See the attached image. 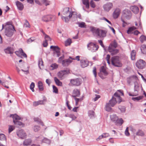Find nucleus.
Wrapping results in <instances>:
<instances>
[{
  "label": "nucleus",
  "instance_id": "obj_1",
  "mask_svg": "<svg viewBox=\"0 0 146 146\" xmlns=\"http://www.w3.org/2000/svg\"><path fill=\"white\" fill-rule=\"evenodd\" d=\"M90 30L98 37L103 38L106 36V33L105 31L100 30L98 29H96L95 27H91Z\"/></svg>",
  "mask_w": 146,
  "mask_h": 146
},
{
  "label": "nucleus",
  "instance_id": "obj_2",
  "mask_svg": "<svg viewBox=\"0 0 146 146\" xmlns=\"http://www.w3.org/2000/svg\"><path fill=\"white\" fill-rule=\"evenodd\" d=\"M15 30L12 25H10L8 27H6L5 33V35L8 37H11Z\"/></svg>",
  "mask_w": 146,
  "mask_h": 146
},
{
  "label": "nucleus",
  "instance_id": "obj_3",
  "mask_svg": "<svg viewBox=\"0 0 146 146\" xmlns=\"http://www.w3.org/2000/svg\"><path fill=\"white\" fill-rule=\"evenodd\" d=\"M116 103V100L115 99L114 97L113 96L109 102L106 104L105 106L106 110L108 111H111V107L114 106Z\"/></svg>",
  "mask_w": 146,
  "mask_h": 146
},
{
  "label": "nucleus",
  "instance_id": "obj_4",
  "mask_svg": "<svg viewBox=\"0 0 146 146\" xmlns=\"http://www.w3.org/2000/svg\"><path fill=\"white\" fill-rule=\"evenodd\" d=\"M111 62L112 65L116 67H121L122 65L118 56H114L112 57L111 58Z\"/></svg>",
  "mask_w": 146,
  "mask_h": 146
},
{
  "label": "nucleus",
  "instance_id": "obj_5",
  "mask_svg": "<svg viewBox=\"0 0 146 146\" xmlns=\"http://www.w3.org/2000/svg\"><path fill=\"white\" fill-rule=\"evenodd\" d=\"M110 117L111 120L114 122L115 125L118 124L121 125L123 123V119L122 118L119 119L118 117L116 115H111Z\"/></svg>",
  "mask_w": 146,
  "mask_h": 146
},
{
  "label": "nucleus",
  "instance_id": "obj_6",
  "mask_svg": "<svg viewBox=\"0 0 146 146\" xmlns=\"http://www.w3.org/2000/svg\"><path fill=\"white\" fill-rule=\"evenodd\" d=\"M87 47L88 50L93 52L97 51L99 48L98 45H97L95 44L92 42H90L88 44Z\"/></svg>",
  "mask_w": 146,
  "mask_h": 146
},
{
  "label": "nucleus",
  "instance_id": "obj_7",
  "mask_svg": "<svg viewBox=\"0 0 146 146\" xmlns=\"http://www.w3.org/2000/svg\"><path fill=\"white\" fill-rule=\"evenodd\" d=\"M120 94H121L122 96L123 95V93L121 90H118V92H116L114 94L113 97L115 99L117 102L119 104L122 101L121 98L120 96Z\"/></svg>",
  "mask_w": 146,
  "mask_h": 146
},
{
  "label": "nucleus",
  "instance_id": "obj_8",
  "mask_svg": "<svg viewBox=\"0 0 146 146\" xmlns=\"http://www.w3.org/2000/svg\"><path fill=\"white\" fill-rule=\"evenodd\" d=\"M50 48L52 49V50L54 51L53 54L54 55L56 54L57 57H59L60 55V49L58 46H51L50 47Z\"/></svg>",
  "mask_w": 146,
  "mask_h": 146
},
{
  "label": "nucleus",
  "instance_id": "obj_9",
  "mask_svg": "<svg viewBox=\"0 0 146 146\" xmlns=\"http://www.w3.org/2000/svg\"><path fill=\"white\" fill-rule=\"evenodd\" d=\"M146 63L145 61L141 59L138 60L136 63V65L137 67L140 69H143L145 66Z\"/></svg>",
  "mask_w": 146,
  "mask_h": 146
},
{
  "label": "nucleus",
  "instance_id": "obj_10",
  "mask_svg": "<svg viewBox=\"0 0 146 146\" xmlns=\"http://www.w3.org/2000/svg\"><path fill=\"white\" fill-rule=\"evenodd\" d=\"M122 16L127 19H129L131 17V12L127 9H125L123 11Z\"/></svg>",
  "mask_w": 146,
  "mask_h": 146
},
{
  "label": "nucleus",
  "instance_id": "obj_11",
  "mask_svg": "<svg viewBox=\"0 0 146 146\" xmlns=\"http://www.w3.org/2000/svg\"><path fill=\"white\" fill-rule=\"evenodd\" d=\"M137 77L135 76H133L127 78V82L129 85H131L133 83L134 84L137 82Z\"/></svg>",
  "mask_w": 146,
  "mask_h": 146
},
{
  "label": "nucleus",
  "instance_id": "obj_12",
  "mask_svg": "<svg viewBox=\"0 0 146 146\" xmlns=\"http://www.w3.org/2000/svg\"><path fill=\"white\" fill-rule=\"evenodd\" d=\"M69 73V71L66 70H61L58 73V76L60 80H62L64 78L65 75Z\"/></svg>",
  "mask_w": 146,
  "mask_h": 146
},
{
  "label": "nucleus",
  "instance_id": "obj_13",
  "mask_svg": "<svg viewBox=\"0 0 146 146\" xmlns=\"http://www.w3.org/2000/svg\"><path fill=\"white\" fill-rule=\"evenodd\" d=\"M74 58H72V57H69V59L63 60L62 61V65L64 66H67L72 62V60H74Z\"/></svg>",
  "mask_w": 146,
  "mask_h": 146
},
{
  "label": "nucleus",
  "instance_id": "obj_14",
  "mask_svg": "<svg viewBox=\"0 0 146 146\" xmlns=\"http://www.w3.org/2000/svg\"><path fill=\"white\" fill-rule=\"evenodd\" d=\"M74 12L70 10L69 8L67 7L64 8L62 11V14L65 15H68V16L69 18H71L73 14V13Z\"/></svg>",
  "mask_w": 146,
  "mask_h": 146
},
{
  "label": "nucleus",
  "instance_id": "obj_15",
  "mask_svg": "<svg viewBox=\"0 0 146 146\" xmlns=\"http://www.w3.org/2000/svg\"><path fill=\"white\" fill-rule=\"evenodd\" d=\"M134 84V91L135 92V93L131 94L130 93H129V95L130 96H136L138 95V92L139 90V86L137 82H135Z\"/></svg>",
  "mask_w": 146,
  "mask_h": 146
},
{
  "label": "nucleus",
  "instance_id": "obj_16",
  "mask_svg": "<svg viewBox=\"0 0 146 146\" xmlns=\"http://www.w3.org/2000/svg\"><path fill=\"white\" fill-rule=\"evenodd\" d=\"M82 80L80 78L75 79H71L70 80V84L73 86H78L81 83Z\"/></svg>",
  "mask_w": 146,
  "mask_h": 146
},
{
  "label": "nucleus",
  "instance_id": "obj_17",
  "mask_svg": "<svg viewBox=\"0 0 146 146\" xmlns=\"http://www.w3.org/2000/svg\"><path fill=\"white\" fill-rule=\"evenodd\" d=\"M113 7V4L109 2L103 5V8L105 11L109 12Z\"/></svg>",
  "mask_w": 146,
  "mask_h": 146
},
{
  "label": "nucleus",
  "instance_id": "obj_18",
  "mask_svg": "<svg viewBox=\"0 0 146 146\" xmlns=\"http://www.w3.org/2000/svg\"><path fill=\"white\" fill-rule=\"evenodd\" d=\"M17 135L21 139L26 138L27 136L25 132L23 129H21L17 131Z\"/></svg>",
  "mask_w": 146,
  "mask_h": 146
},
{
  "label": "nucleus",
  "instance_id": "obj_19",
  "mask_svg": "<svg viewBox=\"0 0 146 146\" xmlns=\"http://www.w3.org/2000/svg\"><path fill=\"white\" fill-rule=\"evenodd\" d=\"M120 13V10L119 8L115 9L113 14V16L114 19L117 18L119 15Z\"/></svg>",
  "mask_w": 146,
  "mask_h": 146
},
{
  "label": "nucleus",
  "instance_id": "obj_20",
  "mask_svg": "<svg viewBox=\"0 0 146 146\" xmlns=\"http://www.w3.org/2000/svg\"><path fill=\"white\" fill-rule=\"evenodd\" d=\"M35 2L40 5L43 4L47 6L49 4L50 1H35Z\"/></svg>",
  "mask_w": 146,
  "mask_h": 146
},
{
  "label": "nucleus",
  "instance_id": "obj_21",
  "mask_svg": "<svg viewBox=\"0 0 146 146\" xmlns=\"http://www.w3.org/2000/svg\"><path fill=\"white\" fill-rule=\"evenodd\" d=\"M108 50L112 55H115L118 52V50L116 49H114L112 48L111 47L109 46L108 48Z\"/></svg>",
  "mask_w": 146,
  "mask_h": 146
},
{
  "label": "nucleus",
  "instance_id": "obj_22",
  "mask_svg": "<svg viewBox=\"0 0 146 146\" xmlns=\"http://www.w3.org/2000/svg\"><path fill=\"white\" fill-rule=\"evenodd\" d=\"M80 62L81 66L82 68H85L88 65V61L87 60H81Z\"/></svg>",
  "mask_w": 146,
  "mask_h": 146
},
{
  "label": "nucleus",
  "instance_id": "obj_23",
  "mask_svg": "<svg viewBox=\"0 0 146 146\" xmlns=\"http://www.w3.org/2000/svg\"><path fill=\"white\" fill-rule=\"evenodd\" d=\"M5 53L7 54H12L14 52V49L13 48L8 47L6 49L4 50Z\"/></svg>",
  "mask_w": 146,
  "mask_h": 146
},
{
  "label": "nucleus",
  "instance_id": "obj_24",
  "mask_svg": "<svg viewBox=\"0 0 146 146\" xmlns=\"http://www.w3.org/2000/svg\"><path fill=\"white\" fill-rule=\"evenodd\" d=\"M73 95H72V96L73 98L79 97L80 95V91L77 89H75L73 91Z\"/></svg>",
  "mask_w": 146,
  "mask_h": 146
},
{
  "label": "nucleus",
  "instance_id": "obj_25",
  "mask_svg": "<svg viewBox=\"0 0 146 146\" xmlns=\"http://www.w3.org/2000/svg\"><path fill=\"white\" fill-rule=\"evenodd\" d=\"M16 5L18 9L20 11L23 10L24 8V6L22 3L18 1L16 2Z\"/></svg>",
  "mask_w": 146,
  "mask_h": 146
},
{
  "label": "nucleus",
  "instance_id": "obj_26",
  "mask_svg": "<svg viewBox=\"0 0 146 146\" xmlns=\"http://www.w3.org/2000/svg\"><path fill=\"white\" fill-rule=\"evenodd\" d=\"M130 9L135 14H137L139 11L138 7L136 6H132L130 7Z\"/></svg>",
  "mask_w": 146,
  "mask_h": 146
},
{
  "label": "nucleus",
  "instance_id": "obj_27",
  "mask_svg": "<svg viewBox=\"0 0 146 146\" xmlns=\"http://www.w3.org/2000/svg\"><path fill=\"white\" fill-rule=\"evenodd\" d=\"M54 80L57 86H62V82L60 81L57 77H54Z\"/></svg>",
  "mask_w": 146,
  "mask_h": 146
},
{
  "label": "nucleus",
  "instance_id": "obj_28",
  "mask_svg": "<svg viewBox=\"0 0 146 146\" xmlns=\"http://www.w3.org/2000/svg\"><path fill=\"white\" fill-rule=\"evenodd\" d=\"M10 117H12L13 119V121H16L21 119L20 117L16 114H11L10 115Z\"/></svg>",
  "mask_w": 146,
  "mask_h": 146
},
{
  "label": "nucleus",
  "instance_id": "obj_29",
  "mask_svg": "<svg viewBox=\"0 0 146 146\" xmlns=\"http://www.w3.org/2000/svg\"><path fill=\"white\" fill-rule=\"evenodd\" d=\"M44 100H39L36 102H33V105L35 106H36L39 105L44 104Z\"/></svg>",
  "mask_w": 146,
  "mask_h": 146
},
{
  "label": "nucleus",
  "instance_id": "obj_30",
  "mask_svg": "<svg viewBox=\"0 0 146 146\" xmlns=\"http://www.w3.org/2000/svg\"><path fill=\"white\" fill-rule=\"evenodd\" d=\"M100 71V72H102L105 76H107L108 74V73L106 71L105 67L104 66H102L101 67Z\"/></svg>",
  "mask_w": 146,
  "mask_h": 146
},
{
  "label": "nucleus",
  "instance_id": "obj_31",
  "mask_svg": "<svg viewBox=\"0 0 146 146\" xmlns=\"http://www.w3.org/2000/svg\"><path fill=\"white\" fill-rule=\"evenodd\" d=\"M76 24H78V27L80 28H86V27L85 23L83 22H78L76 23Z\"/></svg>",
  "mask_w": 146,
  "mask_h": 146
},
{
  "label": "nucleus",
  "instance_id": "obj_32",
  "mask_svg": "<svg viewBox=\"0 0 146 146\" xmlns=\"http://www.w3.org/2000/svg\"><path fill=\"white\" fill-rule=\"evenodd\" d=\"M38 87L40 91H42L44 90L43 84L41 81H39L38 82Z\"/></svg>",
  "mask_w": 146,
  "mask_h": 146
},
{
  "label": "nucleus",
  "instance_id": "obj_33",
  "mask_svg": "<svg viewBox=\"0 0 146 146\" xmlns=\"http://www.w3.org/2000/svg\"><path fill=\"white\" fill-rule=\"evenodd\" d=\"M141 50L142 53L146 54V45L143 44L141 45Z\"/></svg>",
  "mask_w": 146,
  "mask_h": 146
},
{
  "label": "nucleus",
  "instance_id": "obj_34",
  "mask_svg": "<svg viewBox=\"0 0 146 146\" xmlns=\"http://www.w3.org/2000/svg\"><path fill=\"white\" fill-rule=\"evenodd\" d=\"M48 21H54L56 19V17L54 15H47Z\"/></svg>",
  "mask_w": 146,
  "mask_h": 146
},
{
  "label": "nucleus",
  "instance_id": "obj_35",
  "mask_svg": "<svg viewBox=\"0 0 146 146\" xmlns=\"http://www.w3.org/2000/svg\"><path fill=\"white\" fill-rule=\"evenodd\" d=\"M88 116L90 118L94 117V112L93 111L90 110L88 112Z\"/></svg>",
  "mask_w": 146,
  "mask_h": 146
},
{
  "label": "nucleus",
  "instance_id": "obj_36",
  "mask_svg": "<svg viewBox=\"0 0 146 146\" xmlns=\"http://www.w3.org/2000/svg\"><path fill=\"white\" fill-rule=\"evenodd\" d=\"M31 140L30 139L25 140L24 141L23 144L25 145H28L31 143Z\"/></svg>",
  "mask_w": 146,
  "mask_h": 146
},
{
  "label": "nucleus",
  "instance_id": "obj_37",
  "mask_svg": "<svg viewBox=\"0 0 146 146\" xmlns=\"http://www.w3.org/2000/svg\"><path fill=\"white\" fill-rule=\"evenodd\" d=\"M61 17L62 20H63L66 23H68L69 21V19L70 18L68 17H64L62 15H61Z\"/></svg>",
  "mask_w": 146,
  "mask_h": 146
},
{
  "label": "nucleus",
  "instance_id": "obj_38",
  "mask_svg": "<svg viewBox=\"0 0 146 146\" xmlns=\"http://www.w3.org/2000/svg\"><path fill=\"white\" fill-rule=\"evenodd\" d=\"M136 29L135 27H132L129 28L127 31V33L128 34H130L133 33V31Z\"/></svg>",
  "mask_w": 146,
  "mask_h": 146
},
{
  "label": "nucleus",
  "instance_id": "obj_39",
  "mask_svg": "<svg viewBox=\"0 0 146 146\" xmlns=\"http://www.w3.org/2000/svg\"><path fill=\"white\" fill-rule=\"evenodd\" d=\"M118 108L120 110L121 112H125L126 110V108L125 106H118Z\"/></svg>",
  "mask_w": 146,
  "mask_h": 146
},
{
  "label": "nucleus",
  "instance_id": "obj_40",
  "mask_svg": "<svg viewBox=\"0 0 146 146\" xmlns=\"http://www.w3.org/2000/svg\"><path fill=\"white\" fill-rule=\"evenodd\" d=\"M22 52H23V50L22 48H20L18 50L15 52V53L17 56L20 57Z\"/></svg>",
  "mask_w": 146,
  "mask_h": 146
},
{
  "label": "nucleus",
  "instance_id": "obj_41",
  "mask_svg": "<svg viewBox=\"0 0 146 146\" xmlns=\"http://www.w3.org/2000/svg\"><path fill=\"white\" fill-rule=\"evenodd\" d=\"M111 46H110V47H111L112 48H115L117 46V44L115 40L113 41V43H111L110 44Z\"/></svg>",
  "mask_w": 146,
  "mask_h": 146
},
{
  "label": "nucleus",
  "instance_id": "obj_42",
  "mask_svg": "<svg viewBox=\"0 0 146 146\" xmlns=\"http://www.w3.org/2000/svg\"><path fill=\"white\" fill-rule=\"evenodd\" d=\"M131 59L133 60L135 59V52L134 50H132L131 53Z\"/></svg>",
  "mask_w": 146,
  "mask_h": 146
},
{
  "label": "nucleus",
  "instance_id": "obj_43",
  "mask_svg": "<svg viewBox=\"0 0 146 146\" xmlns=\"http://www.w3.org/2000/svg\"><path fill=\"white\" fill-rule=\"evenodd\" d=\"M140 40L143 43L144 41H146V37L143 35H142L140 37Z\"/></svg>",
  "mask_w": 146,
  "mask_h": 146
},
{
  "label": "nucleus",
  "instance_id": "obj_44",
  "mask_svg": "<svg viewBox=\"0 0 146 146\" xmlns=\"http://www.w3.org/2000/svg\"><path fill=\"white\" fill-rule=\"evenodd\" d=\"M144 133L143 131L141 130H139L136 133V135L138 136H143L144 135Z\"/></svg>",
  "mask_w": 146,
  "mask_h": 146
},
{
  "label": "nucleus",
  "instance_id": "obj_45",
  "mask_svg": "<svg viewBox=\"0 0 146 146\" xmlns=\"http://www.w3.org/2000/svg\"><path fill=\"white\" fill-rule=\"evenodd\" d=\"M83 3L85 5L86 8L88 9L89 7V1H82Z\"/></svg>",
  "mask_w": 146,
  "mask_h": 146
},
{
  "label": "nucleus",
  "instance_id": "obj_46",
  "mask_svg": "<svg viewBox=\"0 0 146 146\" xmlns=\"http://www.w3.org/2000/svg\"><path fill=\"white\" fill-rule=\"evenodd\" d=\"M72 43L71 40L70 39L68 38L65 42V45L66 46L70 45Z\"/></svg>",
  "mask_w": 146,
  "mask_h": 146
},
{
  "label": "nucleus",
  "instance_id": "obj_47",
  "mask_svg": "<svg viewBox=\"0 0 146 146\" xmlns=\"http://www.w3.org/2000/svg\"><path fill=\"white\" fill-rule=\"evenodd\" d=\"M143 98L142 96H139L136 97H133L132 98V100L133 101H135L136 100L138 101Z\"/></svg>",
  "mask_w": 146,
  "mask_h": 146
},
{
  "label": "nucleus",
  "instance_id": "obj_48",
  "mask_svg": "<svg viewBox=\"0 0 146 146\" xmlns=\"http://www.w3.org/2000/svg\"><path fill=\"white\" fill-rule=\"evenodd\" d=\"M52 88L53 90V93H54L56 94L58 93V90L56 87L54 85H52Z\"/></svg>",
  "mask_w": 146,
  "mask_h": 146
},
{
  "label": "nucleus",
  "instance_id": "obj_49",
  "mask_svg": "<svg viewBox=\"0 0 146 146\" xmlns=\"http://www.w3.org/2000/svg\"><path fill=\"white\" fill-rule=\"evenodd\" d=\"M41 141L43 142L47 143H50V140L46 138H44L41 139Z\"/></svg>",
  "mask_w": 146,
  "mask_h": 146
},
{
  "label": "nucleus",
  "instance_id": "obj_50",
  "mask_svg": "<svg viewBox=\"0 0 146 146\" xmlns=\"http://www.w3.org/2000/svg\"><path fill=\"white\" fill-rule=\"evenodd\" d=\"M13 123L16 125H19V126L23 125V123H22L18 120L16 121H14Z\"/></svg>",
  "mask_w": 146,
  "mask_h": 146
},
{
  "label": "nucleus",
  "instance_id": "obj_51",
  "mask_svg": "<svg viewBox=\"0 0 146 146\" xmlns=\"http://www.w3.org/2000/svg\"><path fill=\"white\" fill-rule=\"evenodd\" d=\"M40 127L37 125L33 127V130L35 132L38 131L40 129Z\"/></svg>",
  "mask_w": 146,
  "mask_h": 146
},
{
  "label": "nucleus",
  "instance_id": "obj_52",
  "mask_svg": "<svg viewBox=\"0 0 146 146\" xmlns=\"http://www.w3.org/2000/svg\"><path fill=\"white\" fill-rule=\"evenodd\" d=\"M58 65L56 64H52L50 66V67L52 68L51 69L52 70H54V69H55L58 68Z\"/></svg>",
  "mask_w": 146,
  "mask_h": 146
},
{
  "label": "nucleus",
  "instance_id": "obj_53",
  "mask_svg": "<svg viewBox=\"0 0 146 146\" xmlns=\"http://www.w3.org/2000/svg\"><path fill=\"white\" fill-rule=\"evenodd\" d=\"M34 120L35 121L37 122L38 123H40L42 125H43L42 122H41V119L38 117H36L34 118Z\"/></svg>",
  "mask_w": 146,
  "mask_h": 146
},
{
  "label": "nucleus",
  "instance_id": "obj_54",
  "mask_svg": "<svg viewBox=\"0 0 146 146\" xmlns=\"http://www.w3.org/2000/svg\"><path fill=\"white\" fill-rule=\"evenodd\" d=\"M0 140H6V139L4 135L0 134Z\"/></svg>",
  "mask_w": 146,
  "mask_h": 146
},
{
  "label": "nucleus",
  "instance_id": "obj_55",
  "mask_svg": "<svg viewBox=\"0 0 146 146\" xmlns=\"http://www.w3.org/2000/svg\"><path fill=\"white\" fill-rule=\"evenodd\" d=\"M35 87V84L33 82H32L30 85V89L32 90L33 92H34V88Z\"/></svg>",
  "mask_w": 146,
  "mask_h": 146
},
{
  "label": "nucleus",
  "instance_id": "obj_56",
  "mask_svg": "<svg viewBox=\"0 0 146 146\" xmlns=\"http://www.w3.org/2000/svg\"><path fill=\"white\" fill-rule=\"evenodd\" d=\"M42 20L44 22H48V17L47 15L43 16L42 18Z\"/></svg>",
  "mask_w": 146,
  "mask_h": 146
},
{
  "label": "nucleus",
  "instance_id": "obj_57",
  "mask_svg": "<svg viewBox=\"0 0 146 146\" xmlns=\"http://www.w3.org/2000/svg\"><path fill=\"white\" fill-rule=\"evenodd\" d=\"M14 129V127L12 125H9V133L12 131Z\"/></svg>",
  "mask_w": 146,
  "mask_h": 146
},
{
  "label": "nucleus",
  "instance_id": "obj_58",
  "mask_svg": "<svg viewBox=\"0 0 146 146\" xmlns=\"http://www.w3.org/2000/svg\"><path fill=\"white\" fill-rule=\"evenodd\" d=\"M45 38V40L46 41H47L48 40H51V38L48 35H46L44 36Z\"/></svg>",
  "mask_w": 146,
  "mask_h": 146
},
{
  "label": "nucleus",
  "instance_id": "obj_59",
  "mask_svg": "<svg viewBox=\"0 0 146 146\" xmlns=\"http://www.w3.org/2000/svg\"><path fill=\"white\" fill-rule=\"evenodd\" d=\"M90 5L93 8H95L96 7V5L95 4V3L93 1H91L90 3Z\"/></svg>",
  "mask_w": 146,
  "mask_h": 146
},
{
  "label": "nucleus",
  "instance_id": "obj_60",
  "mask_svg": "<svg viewBox=\"0 0 146 146\" xmlns=\"http://www.w3.org/2000/svg\"><path fill=\"white\" fill-rule=\"evenodd\" d=\"M68 117L71 118L72 120H74L76 118V117L75 116L74 114H71L69 115Z\"/></svg>",
  "mask_w": 146,
  "mask_h": 146
},
{
  "label": "nucleus",
  "instance_id": "obj_61",
  "mask_svg": "<svg viewBox=\"0 0 146 146\" xmlns=\"http://www.w3.org/2000/svg\"><path fill=\"white\" fill-rule=\"evenodd\" d=\"M64 58V56L60 57L58 60V62L59 63H62V61L63 60H62Z\"/></svg>",
  "mask_w": 146,
  "mask_h": 146
},
{
  "label": "nucleus",
  "instance_id": "obj_62",
  "mask_svg": "<svg viewBox=\"0 0 146 146\" xmlns=\"http://www.w3.org/2000/svg\"><path fill=\"white\" fill-rule=\"evenodd\" d=\"M24 26L25 27H29V23L27 20H26V22L24 25Z\"/></svg>",
  "mask_w": 146,
  "mask_h": 146
},
{
  "label": "nucleus",
  "instance_id": "obj_63",
  "mask_svg": "<svg viewBox=\"0 0 146 146\" xmlns=\"http://www.w3.org/2000/svg\"><path fill=\"white\" fill-rule=\"evenodd\" d=\"M74 98L76 101V104H77L78 103L80 100H82V98H77L76 97Z\"/></svg>",
  "mask_w": 146,
  "mask_h": 146
},
{
  "label": "nucleus",
  "instance_id": "obj_64",
  "mask_svg": "<svg viewBox=\"0 0 146 146\" xmlns=\"http://www.w3.org/2000/svg\"><path fill=\"white\" fill-rule=\"evenodd\" d=\"M96 67H94L93 68V73L94 75V76L95 77H96L97 75L96 73Z\"/></svg>",
  "mask_w": 146,
  "mask_h": 146
}]
</instances>
